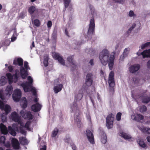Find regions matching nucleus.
Here are the masks:
<instances>
[{"instance_id":"nucleus-1","label":"nucleus","mask_w":150,"mask_h":150,"mask_svg":"<svg viewBox=\"0 0 150 150\" xmlns=\"http://www.w3.org/2000/svg\"><path fill=\"white\" fill-rule=\"evenodd\" d=\"M10 118L12 120L17 122L20 125L19 127H18V126L16 124H13L12 128L11 126H9L8 129L10 134L12 135L15 136L16 134V132H19L23 134H25V132L23 129L24 124L18 113L15 112H12L10 115Z\"/></svg>"},{"instance_id":"nucleus-2","label":"nucleus","mask_w":150,"mask_h":150,"mask_svg":"<svg viewBox=\"0 0 150 150\" xmlns=\"http://www.w3.org/2000/svg\"><path fill=\"white\" fill-rule=\"evenodd\" d=\"M53 57L55 59H57L59 62L61 64L65 65V62L63 58L60 56L59 54L55 52H52V54ZM65 65L68 67L74 68L75 66V63L73 59V56H69L67 58V61Z\"/></svg>"},{"instance_id":"nucleus-3","label":"nucleus","mask_w":150,"mask_h":150,"mask_svg":"<svg viewBox=\"0 0 150 150\" xmlns=\"http://www.w3.org/2000/svg\"><path fill=\"white\" fill-rule=\"evenodd\" d=\"M27 80L28 82L22 83L21 84V86L23 88L25 92L31 91L34 95H36V90L32 86L33 81V79L30 76H28L27 78Z\"/></svg>"},{"instance_id":"nucleus-4","label":"nucleus","mask_w":150,"mask_h":150,"mask_svg":"<svg viewBox=\"0 0 150 150\" xmlns=\"http://www.w3.org/2000/svg\"><path fill=\"white\" fill-rule=\"evenodd\" d=\"M110 55L109 51L106 49L103 50L99 55V59L101 63L103 65H106L109 61Z\"/></svg>"},{"instance_id":"nucleus-5","label":"nucleus","mask_w":150,"mask_h":150,"mask_svg":"<svg viewBox=\"0 0 150 150\" xmlns=\"http://www.w3.org/2000/svg\"><path fill=\"white\" fill-rule=\"evenodd\" d=\"M0 108L2 110H4L5 113L2 114L1 118L2 122H4L7 120L6 115L8 114L11 110L10 106L8 105H4V103L0 100Z\"/></svg>"},{"instance_id":"nucleus-6","label":"nucleus","mask_w":150,"mask_h":150,"mask_svg":"<svg viewBox=\"0 0 150 150\" xmlns=\"http://www.w3.org/2000/svg\"><path fill=\"white\" fill-rule=\"evenodd\" d=\"M6 76L8 79L9 83L11 84L13 82L16 83L17 82L18 77L20 76V73L19 71H15V74L13 75L9 73L6 74Z\"/></svg>"},{"instance_id":"nucleus-7","label":"nucleus","mask_w":150,"mask_h":150,"mask_svg":"<svg viewBox=\"0 0 150 150\" xmlns=\"http://www.w3.org/2000/svg\"><path fill=\"white\" fill-rule=\"evenodd\" d=\"M72 111L74 113V120L75 122H76L78 124H80V121L79 117V110L78 108L77 105L76 103H74L71 107Z\"/></svg>"},{"instance_id":"nucleus-8","label":"nucleus","mask_w":150,"mask_h":150,"mask_svg":"<svg viewBox=\"0 0 150 150\" xmlns=\"http://www.w3.org/2000/svg\"><path fill=\"white\" fill-rule=\"evenodd\" d=\"M24 67L25 69L23 67H21L20 69V75L21 77L23 79H25L28 75L27 70L30 69V68L28 67V63L26 62H24Z\"/></svg>"},{"instance_id":"nucleus-9","label":"nucleus","mask_w":150,"mask_h":150,"mask_svg":"<svg viewBox=\"0 0 150 150\" xmlns=\"http://www.w3.org/2000/svg\"><path fill=\"white\" fill-rule=\"evenodd\" d=\"M114 119V115L112 114H110L107 116L106 118V125L108 129H110L112 127Z\"/></svg>"},{"instance_id":"nucleus-10","label":"nucleus","mask_w":150,"mask_h":150,"mask_svg":"<svg viewBox=\"0 0 150 150\" xmlns=\"http://www.w3.org/2000/svg\"><path fill=\"white\" fill-rule=\"evenodd\" d=\"M21 96V92L19 89L15 90L13 93L12 97L14 101L18 102Z\"/></svg>"},{"instance_id":"nucleus-11","label":"nucleus","mask_w":150,"mask_h":150,"mask_svg":"<svg viewBox=\"0 0 150 150\" xmlns=\"http://www.w3.org/2000/svg\"><path fill=\"white\" fill-rule=\"evenodd\" d=\"M108 82L110 87L112 88L115 85L114 73L112 71H111L109 74Z\"/></svg>"},{"instance_id":"nucleus-12","label":"nucleus","mask_w":150,"mask_h":150,"mask_svg":"<svg viewBox=\"0 0 150 150\" xmlns=\"http://www.w3.org/2000/svg\"><path fill=\"white\" fill-rule=\"evenodd\" d=\"M115 53L113 52H112L109 57L108 62V66L109 69L111 70L112 69L114 65V61L115 58Z\"/></svg>"},{"instance_id":"nucleus-13","label":"nucleus","mask_w":150,"mask_h":150,"mask_svg":"<svg viewBox=\"0 0 150 150\" xmlns=\"http://www.w3.org/2000/svg\"><path fill=\"white\" fill-rule=\"evenodd\" d=\"M21 115L25 119L28 118L31 119L33 116L31 112H26L25 110H23L21 111L20 112Z\"/></svg>"},{"instance_id":"nucleus-14","label":"nucleus","mask_w":150,"mask_h":150,"mask_svg":"<svg viewBox=\"0 0 150 150\" xmlns=\"http://www.w3.org/2000/svg\"><path fill=\"white\" fill-rule=\"evenodd\" d=\"M93 75L92 73H88L86 75V84L87 86H90L93 83Z\"/></svg>"},{"instance_id":"nucleus-15","label":"nucleus","mask_w":150,"mask_h":150,"mask_svg":"<svg viewBox=\"0 0 150 150\" xmlns=\"http://www.w3.org/2000/svg\"><path fill=\"white\" fill-rule=\"evenodd\" d=\"M95 26L94 20L93 18L91 19L90 21L89 27L88 32V34L91 35L93 33L94 30Z\"/></svg>"},{"instance_id":"nucleus-16","label":"nucleus","mask_w":150,"mask_h":150,"mask_svg":"<svg viewBox=\"0 0 150 150\" xmlns=\"http://www.w3.org/2000/svg\"><path fill=\"white\" fill-rule=\"evenodd\" d=\"M131 118L133 120L142 122L143 121L144 116L139 114H137L136 115L134 114L131 116Z\"/></svg>"},{"instance_id":"nucleus-17","label":"nucleus","mask_w":150,"mask_h":150,"mask_svg":"<svg viewBox=\"0 0 150 150\" xmlns=\"http://www.w3.org/2000/svg\"><path fill=\"white\" fill-rule=\"evenodd\" d=\"M86 135L89 142L92 144H94V141L92 132L90 130H87L86 131Z\"/></svg>"},{"instance_id":"nucleus-18","label":"nucleus","mask_w":150,"mask_h":150,"mask_svg":"<svg viewBox=\"0 0 150 150\" xmlns=\"http://www.w3.org/2000/svg\"><path fill=\"white\" fill-rule=\"evenodd\" d=\"M140 67V65L139 64L132 65L129 67V71L132 73H135L139 69Z\"/></svg>"},{"instance_id":"nucleus-19","label":"nucleus","mask_w":150,"mask_h":150,"mask_svg":"<svg viewBox=\"0 0 150 150\" xmlns=\"http://www.w3.org/2000/svg\"><path fill=\"white\" fill-rule=\"evenodd\" d=\"M13 90V88L11 85H8L5 90V93L6 96L9 97L12 94Z\"/></svg>"},{"instance_id":"nucleus-20","label":"nucleus","mask_w":150,"mask_h":150,"mask_svg":"<svg viewBox=\"0 0 150 150\" xmlns=\"http://www.w3.org/2000/svg\"><path fill=\"white\" fill-rule=\"evenodd\" d=\"M12 145L14 149H18L19 148V143L18 140L13 138L11 140Z\"/></svg>"},{"instance_id":"nucleus-21","label":"nucleus","mask_w":150,"mask_h":150,"mask_svg":"<svg viewBox=\"0 0 150 150\" xmlns=\"http://www.w3.org/2000/svg\"><path fill=\"white\" fill-rule=\"evenodd\" d=\"M63 85L62 84H55V83L53 88L54 92L55 93H57L61 91Z\"/></svg>"},{"instance_id":"nucleus-22","label":"nucleus","mask_w":150,"mask_h":150,"mask_svg":"<svg viewBox=\"0 0 150 150\" xmlns=\"http://www.w3.org/2000/svg\"><path fill=\"white\" fill-rule=\"evenodd\" d=\"M41 107L42 105L39 103H37L32 106V109L34 112H38L41 110Z\"/></svg>"},{"instance_id":"nucleus-23","label":"nucleus","mask_w":150,"mask_h":150,"mask_svg":"<svg viewBox=\"0 0 150 150\" xmlns=\"http://www.w3.org/2000/svg\"><path fill=\"white\" fill-rule=\"evenodd\" d=\"M20 105L23 108H25L28 105V101L25 97L22 98L20 100Z\"/></svg>"},{"instance_id":"nucleus-24","label":"nucleus","mask_w":150,"mask_h":150,"mask_svg":"<svg viewBox=\"0 0 150 150\" xmlns=\"http://www.w3.org/2000/svg\"><path fill=\"white\" fill-rule=\"evenodd\" d=\"M129 50L130 49L129 48H126L124 50L123 54L120 56V60L121 61L123 60L127 56Z\"/></svg>"},{"instance_id":"nucleus-25","label":"nucleus","mask_w":150,"mask_h":150,"mask_svg":"<svg viewBox=\"0 0 150 150\" xmlns=\"http://www.w3.org/2000/svg\"><path fill=\"white\" fill-rule=\"evenodd\" d=\"M119 134L125 139L129 140L132 138L130 135L122 131H120L119 133Z\"/></svg>"},{"instance_id":"nucleus-26","label":"nucleus","mask_w":150,"mask_h":150,"mask_svg":"<svg viewBox=\"0 0 150 150\" xmlns=\"http://www.w3.org/2000/svg\"><path fill=\"white\" fill-rule=\"evenodd\" d=\"M143 58L150 57V49L146 50L141 52Z\"/></svg>"},{"instance_id":"nucleus-27","label":"nucleus","mask_w":150,"mask_h":150,"mask_svg":"<svg viewBox=\"0 0 150 150\" xmlns=\"http://www.w3.org/2000/svg\"><path fill=\"white\" fill-rule=\"evenodd\" d=\"M138 128L142 132L145 133L150 134V128L148 127H144L138 126Z\"/></svg>"},{"instance_id":"nucleus-28","label":"nucleus","mask_w":150,"mask_h":150,"mask_svg":"<svg viewBox=\"0 0 150 150\" xmlns=\"http://www.w3.org/2000/svg\"><path fill=\"white\" fill-rule=\"evenodd\" d=\"M23 60L21 58H18L14 60L13 64H18L19 66H22L23 64Z\"/></svg>"},{"instance_id":"nucleus-29","label":"nucleus","mask_w":150,"mask_h":150,"mask_svg":"<svg viewBox=\"0 0 150 150\" xmlns=\"http://www.w3.org/2000/svg\"><path fill=\"white\" fill-rule=\"evenodd\" d=\"M0 128L1 132L4 134H6L8 133V130L5 125L2 123L0 124Z\"/></svg>"},{"instance_id":"nucleus-30","label":"nucleus","mask_w":150,"mask_h":150,"mask_svg":"<svg viewBox=\"0 0 150 150\" xmlns=\"http://www.w3.org/2000/svg\"><path fill=\"white\" fill-rule=\"evenodd\" d=\"M137 142L140 146L145 149L147 148V146L142 139H139L137 140Z\"/></svg>"},{"instance_id":"nucleus-31","label":"nucleus","mask_w":150,"mask_h":150,"mask_svg":"<svg viewBox=\"0 0 150 150\" xmlns=\"http://www.w3.org/2000/svg\"><path fill=\"white\" fill-rule=\"evenodd\" d=\"M7 81V79L6 77L1 76L0 78V85L2 86L4 85L6 83Z\"/></svg>"},{"instance_id":"nucleus-32","label":"nucleus","mask_w":150,"mask_h":150,"mask_svg":"<svg viewBox=\"0 0 150 150\" xmlns=\"http://www.w3.org/2000/svg\"><path fill=\"white\" fill-rule=\"evenodd\" d=\"M101 140L103 144H105L107 142V137L105 134L103 133L101 136Z\"/></svg>"},{"instance_id":"nucleus-33","label":"nucleus","mask_w":150,"mask_h":150,"mask_svg":"<svg viewBox=\"0 0 150 150\" xmlns=\"http://www.w3.org/2000/svg\"><path fill=\"white\" fill-rule=\"evenodd\" d=\"M43 63L44 65V66L45 67H47L48 66V56L47 54H46L43 57Z\"/></svg>"},{"instance_id":"nucleus-34","label":"nucleus","mask_w":150,"mask_h":150,"mask_svg":"<svg viewBox=\"0 0 150 150\" xmlns=\"http://www.w3.org/2000/svg\"><path fill=\"white\" fill-rule=\"evenodd\" d=\"M129 17L134 18L136 17V15L134 13V11L132 10H130L128 14Z\"/></svg>"},{"instance_id":"nucleus-35","label":"nucleus","mask_w":150,"mask_h":150,"mask_svg":"<svg viewBox=\"0 0 150 150\" xmlns=\"http://www.w3.org/2000/svg\"><path fill=\"white\" fill-rule=\"evenodd\" d=\"M20 140L21 143L23 145H26L28 143L27 140L24 138H21Z\"/></svg>"},{"instance_id":"nucleus-36","label":"nucleus","mask_w":150,"mask_h":150,"mask_svg":"<svg viewBox=\"0 0 150 150\" xmlns=\"http://www.w3.org/2000/svg\"><path fill=\"white\" fill-rule=\"evenodd\" d=\"M58 129L57 128H55L52 132V137H55L58 132Z\"/></svg>"},{"instance_id":"nucleus-37","label":"nucleus","mask_w":150,"mask_h":150,"mask_svg":"<svg viewBox=\"0 0 150 150\" xmlns=\"http://www.w3.org/2000/svg\"><path fill=\"white\" fill-rule=\"evenodd\" d=\"M71 0H63L64 6L66 8L68 7Z\"/></svg>"},{"instance_id":"nucleus-38","label":"nucleus","mask_w":150,"mask_h":150,"mask_svg":"<svg viewBox=\"0 0 150 150\" xmlns=\"http://www.w3.org/2000/svg\"><path fill=\"white\" fill-rule=\"evenodd\" d=\"M35 7L33 6L30 7L28 9V11L29 13L31 14H33L35 11Z\"/></svg>"},{"instance_id":"nucleus-39","label":"nucleus","mask_w":150,"mask_h":150,"mask_svg":"<svg viewBox=\"0 0 150 150\" xmlns=\"http://www.w3.org/2000/svg\"><path fill=\"white\" fill-rule=\"evenodd\" d=\"M146 110V108L145 106L142 105L140 106L139 110L141 112H145Z\"/></svg>"},{"instance_id":"nucleus-40","label":"nucleus","mask_w":150,"mask_h":150,"mask_svg":"<svg viewBox=\"0 0 150 150\" xmlns=\"http://www.w3.org/2000/svg\"><path fill=\"white\" fill-rule=\"evenodd\" d=\"M17 36V33L14 30V33L13 35V36L11 38V41L12 42H13L16 39V36Z\"/></svg>"},{"instance_id":"nucleus-41","label":"nucleus","mask_w":150,"mask_h":150,"mask_svg":"<svg viewBox=\"0 0 150 150\" xmlns=\"http://www.w3.org/2000/svg\"><path fill=\"white\" fill-rule=\"evenodd\" d=\"M150 101V98L149 97H147L144 98L142 100L143 103H147Z\"/></svg>"},{"instance_id":"nucleus-42","label":"nucleus","mask_w":150,"mask_h":150,"mask_svg":"<svg viewBox=\"0 0 150 150\" xmlns=\"http://www.w3.org/2000/svg\"><path fill=\"white\" fill-rule=\"evenodd\" d=\"M83 94L82 93H79L75 96V98L78 100H81L82 98Z\"/></svg>"},{"instance_id":"nucleus-43","label":"nucleus","mask_w":150,"mask_h":150,"mask_svg":"<svg viewBox=\"0 0 150 150\" xmlns=\"http://www.w3.org/2000/svg\"><path fill=\"white\" fill-rule=\"evenodd\" d=\"M86 118L88 122L89 125H91L92 124L91 117L90 115H89L86 116Z\"/></svg>"},{"instance_id":"nucleus-44","label":"nucleus","mask_w":150,"mask_h":150,"mask_svg":"<svg viewBox=\"0 0 150 150\" xmlns=\"http://www.w3.org/2000/svg\"><path fill=\"white\" fill-rule=\"evenodd\" d=\"M122 113L121 112H118L116 116V119L117 121H120L121 119V116Z\"/></svg>"},{"instance_id":"nucleus-45","label":"nucleus","mask_w":150,"mask_h":150,"mask_svg":"<svg viewBox=\"0 0 150 150\" xmlns=\"http://www.w3.org/2000/svg\"><path fill=\"white\" fill-rule=\"evenodd\" d=\"M3 91L2 90H0V98L3 100H4L6 97L4 96L3 94Z\"/></svg>"},{"instance_id":"nucleus-46","label":"nucleus","mask_w":150,"mask_h":150,"mask_svg":"<svg viewBox=\"0 0 150 150\" xmlns=\"http://www.w3.org/2000/svg\"><path fill=\"white\" fill-rule=\"evenodd\" d=\"M30 124V121H28L27 122L26 124H25V128L26 129L29 130L30 129V128L29 127V125Z\"/></svg>"},{"instance_id":"nucleus-47","label":"nucleus","mask_w":150,"mask_h":150,"mask_svg":"<svg viewBox=\"0 0 150 150\" xmlns=\"http://www.w3.org/2000/svg\"><path fill=\"white\" fill-rule=\"evenodd\" d=\"M34 23L36 26H39L40 25V22L39 20L35 19L34 21Z\"/></svg>"},{"instance_id":"nucleus-48","label":"nucleus","mask_w":150,"mask_h":150,"mask_svg":"<svg viewBox=\"0 0 150 150\" xmlns=\"http://www.w3.org/2000/svg\"><path fill=\"white\" fill-rule=\"evenodd\" d=\"M44 144L41 145V147L40 148V150H46V146L44 142H43Z\"/></svg>"},{"instance_id":"nucleus-49","label":"nucleus","mask_w":150,"mask_h":150,"mask_svg":"<svg viewBox=\"0 0 150 150\" xmlns=\"http://www.w3.org/2000/svg\"><path fill=\"white\" fill-rule=\"evenodd\" d=\"M5 140V137L4 136H2L0 139V144L1 143H4Z\"/></svg>"},{"instance_id":"nucleus-50","label":"nucleus","mask_w":150,"mask_h":150,"mask_svg":"<svg viewBox=\"0 0 150 150\" xmlns=\"http://www.w3.org/2000/svg\"><path fill=\"white\" fill-rule=\"evenodd\" d=\"M147 47L146 43L142 44L140 46L141 49L143 50Z\"/></svg>"},{"instance_id":"nucleus-51","label":"nucleus","mask_w":150,"mask_h":150,"mask_svg":"<svg viewBox=\"0 0 150 150\" xmlns=\"http://www.w3.org/2000/svg\"><path fill=\"white\" fill-rule=\"evenodd\" d=\"M136 26V24L134 23H133L132 24L131 27L129 29V30L131 31L132 29L134 28Z\"/></svg>"},{"instance_id":"nucleus-52","label":"nucleus","mask_w":150,"mask_h":150,"mask_svg":"<svg viewBox=\"0 0 150 150\" xmlns=\"http://www.w3.org/2000/svg\"><path fill=\"white\" fill-rule=\"evenodd\" d=\"M52 25V22L51 21H49L47 23V27L48 28L51 27Z\"/></svg>"},{"instance_id":"nucleus-53","label":"nucleus","mask_w":150,"mask_h":150,"mask_svg":"<svg viewBox=\"0 0 150 150\" xmlns=\"http://www.w3.org/2000/svg\"><path fill=\"white\" fill-rule=\"evenodd\" d=\"M9 71L11 72L13 69V68L12 66H9L8 67Z\"/></svg>"},{"instance_id":"nucleus-54","label":"nucleus","mask_w":150,"mask_h":150,"mask_svg":"<svg viewBox=\"0 0 150 150\" xmlns=\"http://www.w3.org/2000/svg\"><path fill=\"white\" fill-rule=\"evenodd\" d=\"M89 64L93 66L94 65L93 60V59H91L89 61Z\"/></svg>"},{"instance_id":"nucleus-55","label":"nucleus","mask_w":150,"mask_h":150,"mask_svg":"<svg viewBox=\"0 0 150 150\" xmlns=\"http://www.w3.org/2000/svg\"><path fill=\"white\" fill-rule=\"evenodd\" d=\"M147 68L150 69V60H149L147 63Z\"/></svg>"},{"instance_id":"nucleus-56","label":"nucleus","mask_w":150,"mask_h":150,"mask_svg":"<svg viewBox=\"0 0 150 150\" xmlns=\"http://www.w3.org/2000/svg\"><path fill=\"white\" fill-rule=\"evenodd\" d=\"M11 144L9 142H7L6 144H5V146L7 147H9L10 146Z\"/></svg>"},{"instance_id":"nucleus-57","label":"nucleus","mask_w":150,"mask_h":150,"mask_svg":"<svg viewBox=\"0 0 150 150\" xmlns=\"http://www.w3.org/2000/svg\"><path fill=\"white\" fill-rule=\"evenodd\" d=\"M117 2L123 4L125 1V0H115Z\"/></svg>"},{"instance_id":"nucleus-58","label":"nucleus","mask_w":150,"mask_h":150,"mask_svg":"<svg viewBox=\"0 0 150 150\" xmlns=\"http://www.w3.org/2000/svg\"><path fill=\"white\" fill-rule=\"evenodd\" d=\"M94 51H95L93 50L92 49H90L89 50V51L88 52V53L92 54L94 52Z\"/></svg>"},{"instance_id":"nucleus-59","label":"nucleus","mask_w":150,"mask_h":150,"mask_svg":"<svg viewBox=\"0 0 150 150\" xmlns=\"http://www.w3.org/2000/svg\"><path fill=\"white\" fill-rule=\"evenodd\" d=\"M146 139L148 142L150 143V136H148L146 138Z\"/></svg>"},{"instance_id":"nucleus-60","label":"nucleus","mask_w":150,"mask_h":150,"mask_svg":"<svg viewBox=\"0 0 150 150\" xmlns=\"http://www.w3.org/2000/svg\"><path fill=\"white\" fill-rule=\"evenodd\" d=\"M147 47H150V42H146Z\"/></svg>"},{"instance_id":"nucleus-61","label":"nucleus","mask_w":150,"mask_h":150,"mask_svg":"<svg viewBox=\"0 0 150 150\" xmlns=\"http://www.w3.org/2000/svg\"><path fill=\"white\" fill-rule=\"evenodd\" d=\"M38 98H35L34 100V102H36L38 101Z\"/></svg>"},{"instance_id":"nucleus-62","label":"nucleus","mask_w":150,"mask_h":150,"mask_svg":"<svg viewBox=\"0 0 150 150\" xmlns=\"http://www.w3.org/2000/svg\"><path fill=\"white\" fill-rule=\"evenodd\" d=\"M100 74L101 75H103V72L102 70L100 71Z\"/></svg>"},{"instance_id":"nucleus-63","label":"nucleus","mask_w":150,"mask_h":150,"mask_svg":"<svg viewBox=\"0 0 150 150\" xmlns=\"http://www.w3.org/2000/svg\"><path fill=\"white\" fill-rule=\"evenodd\" d=\"M141 53V52H137V54L139 56L140 55H142Z\"/></svg>"},{"instance_id":"nucleus-64","label":"nucleus","mask_w":150,"mask_h":150,"mask_svg":"<svg viewBox=\"0 0 150 150\" xmlns=\"http://www.w3.org/2000/svg\"><path fill=\"white\" fill-rule=\"evenodd\" d=\"M32 45L33 47H35V45H34V42H33L32 44Z\"/></svg>"}]
</instances>
